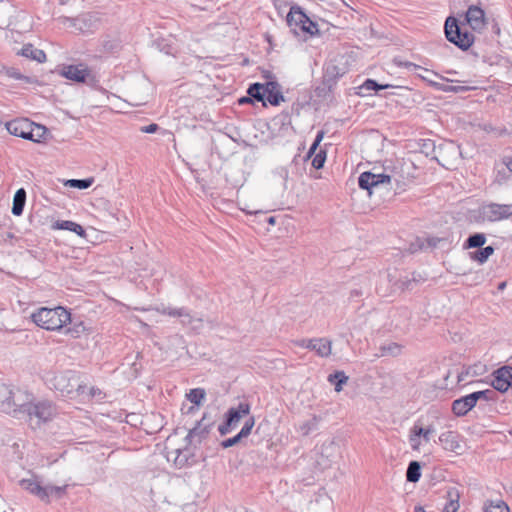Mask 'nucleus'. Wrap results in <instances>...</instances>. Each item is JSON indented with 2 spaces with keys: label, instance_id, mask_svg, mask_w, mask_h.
Wrapping results in <instances>:
<instances>
[{
  "label": "nucleus",
  "instance_id": "nucleus-50",
  "mask_svg": "<svg viewBox=\"0 0 512 512\" xmlns=\"http://www.w3.org/2000/svg\"><path fill=\"white\" fill-rule=\"evenodd\" d=\"M483 129L488 133H494L497 135H500L503 132V130L496 129V128L492 127V125H490V124H485Z\"/></svg>",
  "mask_w": 512,
  "mask_h": 512
},
{
  "label": "nucleus",
  "instance_id": "nucleus-13",
  "mask_svg": "<svg viewBox=\"0 0 512 512\" xmlns=\"http://www.w3.org/2000/svg\"><path fill=\"white\" fill-rule=\"evenodd\" d=\"M60 75L68 80L83 83L90 75V71L84 64L66 65L61 69Z\"/></svg>",
  "mask_w": 512,
  "mask_h": 512
},
{
  "label": "nucleus",
  "instance_id": "nucleus-9",
  "mask_svg": "<svg viewBox=\"0 0 512 512\" xmlns=\"http://www.w3.org/2000/svg\"><path fill=\"white\" fill-rule=\"evenodd\" d=\"M7 396H0V410L13 417L19 418L22 415V405L19 396L15 394L13 389L7 385Z\"/></svg>",
  "mask_w": 512,
  "mask_h": 512
},
{
  "label": "nucleus",
  "instance_id": "nucleus-51",
  "mask_svg": "<svg viewBox=\"0 0 512 512\" xmlns=\"http://www.w3.org/2000/svg\"><path fill=\"white\" fill-rule=\"evenodd\" d=\"M7 385L0 384V396H7Z\"/></svg>",
  "mask_w": 512,
  "mask_h": 512
},
{
  "label": "nucleus",
  "instance_id": "nucleus-6",
  "mask_svg": "<svg viewBox=\"0 0 512 512\" xmlns=\"http://www.w3.org/2000/svg\"><path fill=\"white\" fill-rule=\"evenodd\" d=\"M494 396V391L487 389L483 391L473 392L469 395L456 399L452 403V411L456 416L466 415L473 407H475L478 400H490Z\"/></svg>",
  "mask_w": 512,
  "mask_h": 512
},
{
  "label": "nucleus",
  "instance_id": "nucleus-2",
  "mask_svg": "<svg viewBox=\"0 0 512 512\" xmlns=\"http://www.w3.org/2000/svg\"><path fill=\"white\" fill-rule=\"evenodd\" d=\"M5 127L11 135L32 142H41L48 135V130L45 126L37 124L28 118L13 119L8 121Z\"/></svg>",
  "mask_w": 512,
  "mask_h": 512
},
{
  "label": "nucleus",
  "instance_id": "nucleus-39",
  "mask_svg": "<svg viewBox=\"0 0 512 512\" xmlns=\"http://www.w3.org/2000/svg\"><path fill=\"white\" fill-rule=\"evenodd\" d=\"M415 429L418 432V435L427 443L430 441L432 435L435 433V428L433 425H429L427 427H422L418 424H414Z\"/></svg>",
  "mask_w": 512,
  "mask_h": 512
},
{
  "label": "nucleus",
  "instance_id": "nucleus-17",
  "mask_svg": "<svg viewBox=\"0 0 512 512\" xmlns=\"http://www.w3.org/2000/svg\"><path fill=\"white\" fill-rule=\"evenodd\" d=\"M254 425L255 419L254 417H250L245 421L241 431L237 435H235L232 438H228L222 442V447L229 448L237 444L242 438L247 437L251 433V430L254 427Z\"/></svg>",
  "mask_w": 512,
  "mask_h": 512
},
{
  "label": "nucleus",
  "instance_id": "nucleus-52",
  "mask_svg": "<svg viewBox=\"0 0 512 512\" xmlns=\"http://www.w3.org/2000/svg\"><path fill=\"white\" fill-rule=\"evenodd\" d=\"M251 99L252 98L250 96L249 97H242V98L239 99V103L240 104L249 103V102L252 101Z\"/></svg>",
  "mask_w": 512,
  "mask_h": 512
},
{
  "label": "nucleus",
  "instance_id": "nucleus-29",
  "mask_svg": "<svg viewBox=\"0 0 512 512\" xmlns=\"http://www.w3.org/2000/svg\"><path fill=\"white\" fill-rule=\"evenodd\" d=\"M494 253V248L492 246H487L484 248H480L475 252L470 253V258L474 261H477L480 264L485 263L488 258Z\"/></svg>",
  "mask_w": 512,
  "mask_h": 512
},
{
  "label": "nucleus",
  "instance_id": "nucleus-41",
  "mask_svg": "<svg viewBox=\"0 0 512 512\" xmlns=\"http://www.w3.org/2000/svg\"><path fill=\"white\" fill-rule=\"evenodd\" d=\"M421 439V436L418 435L417 430L413 426L409 432V443L413 451H420V447L422 444Z\"/></svg>",
  "mask_w": 512,
  "mask_h": 512
},
{
  "label": "nucleus",
  "instance_id": "nucleus-7",
  "mask_svg": "<svg viewBox=\"0 0 512 512\" xmlns=\"http://www.w3.org/2000/svg\"><path fill=\"white\" fill-rule=\"evenodd\" d=\"M250 413V404L247 402H240L237 407H231L226 413V420L222 423L218 430L221 435L228 434L235 428L240 420Z\"/></svg>",
  "mask_w": 512,
  "mask_h": 512
},
{
  "label": "nucleus",
  "instance_id": "nucleus-3",
  "mask_svg": "<svg viewBox=\"0 0 512 512\" xmlns=\"http://www.w3.org/2000/svg\"><path fill=\"white\" fill-rule=\"evenodd\" d=\"M21 487L30 494L38 497L41 501L46 503L50 502L52 497L61 498L66 493L67 484L62 486L42 485L37 478L22 479L20 481Z\"/></svg>",
  "mask_w": 512,
  "mask_h": 512
},
{
  "label": "nucleus",
  "instance_id": "nucleus-25",
  "mask_svg": "<svg viewBox=\"0 0 512 512\" xmlns=\"http://www.w3.org/2000/svg\"><path fill=\"white\" fill-rule=\"evenodd\" d=\"M54 228L72 231V232L76 233L77 235H79L80 237L86 236V232H85L84 228L81 225H79L73 221H68V220L57 221L54 224Z\"/></svg>",
  "mask_w": 512,
  "mask_h": 512
},
{
  "label": "nucleus",
  "instance_id": "nucleus-55",
  "mask_svg": "<svg viewBox=\"0 0 512 512\" xmlns=\"http://www.w3.org/2000/svg\"><path fill=\"white\" fill-rule=\"evenodd\" d=\"M240 182H241V179H237V180H234V181L232 182V184H233L234 186H237Z\"/></svg>",
  "mask_w": 512,
  "mask_h": 512
},
{
  "label": "nucleus",
  "instance_id": "nucleus-35",
  "mask_svg": "<svg viewBox=\"0 0 512 512\" xmlns=\"http://www.w3.org/2000/svg\"><path fill=\"white\" fill-rule=\"evenodd\" d=\"M486 242V237L482 233L470 235L465 242V248H481Z\"/></svg>",
  "mask_w": 512,
  "mask_h": 512
},
{
  "label": "nucleus",
  "instance_id": "nucleus-46",
  "mask_svg": "<svg viewBox=\"0 0 512 512\" xmlns=\"http://www.w3.org/2000/svg\"><path fill=\"white\" fill-rule=\"evenodd\" d=\"M486 512H509V507L504 502L499 501L486 507Z\"/></svg>",
  "mask_w": 512,
  "mask_h": 512
},
{
  "label": "nucleus",
  "instance_id": "nucleus-19",
  "mask_svg": "<svg viewBox=\"0 0 512 512\" xmlns=\"http://www.w3.org/2000/svg\"><path fill=\"white\" fill-rule=\"evenodd\" d=\"M304 21H307V15L304 13L301 7L294 5L290 8L287 14V23L290 27H301L304 25Z\"/></svg>",
  "mask_w": 512,
  "mask_h": 512
},
{
  "label": "nucleus",
  "instance_id": "nucleus-31",
  "mask_svg": "<svg viewBox=\"0 0 512 512\" xmlns=\"http://www.w3.org/2000/svg\"><path fill=\"white\" fill-rule=\"evenodd\" d=\"M421 466L418 461H411L406 471V479L408 482H418L421 477Z\"/></svg>",
  "mask_w": 512,
  "mask_h": 512
},
{
  "label": "nucleus",
  "instance_id": "nucleus-44",
  "mask_svg": "<svg viewBox=\"0 0 512 512\" xmlns=\"http://www.w3.org/2000/svg\"><path fill=\"white\" fill-rule=\"evenodd\" d=\"M161 312H162V314L169 315V316H172V317H179V318H181V316H186V309L185 308H170V307H167V308H163Z\"/></svg>",
  "mask_w": 512,
  "mask_h": 512
},
{
  "label": "nucleus",
  "instance_id": "nucleus-37",
  "mask_svg": "<svg viewBox=\"0 0 512 512\" xmlns=\"http://www.w3.org/2000/svg\"><path fill=\"white\" fill-rule=\"evenodd\" d=\"M337 451L338 444L335 440L326 441L321 447V453L328 458L334 457Z\"/></svg>",
  "mask_w": 512,
  "mask_h": 512
},
{
  "label": "nucleus",
  "instance_id": "nucleus-49",
  "mask_svg": "<svg viewBox=\"0 0 512 512\" xmlns=\"http://www.w3.org/2000/svg\"><path fill=\"white\" fill-rule=\"evenodd\" d=\"M298 345L301 347L310 349V350H313V348H315L314 339H309V340L303 339L298 342Z\"/></svg>",
  "mask_w": 512,
  "mask_h": 512
},
{
  "label": "nucleus",
  "instance_id": "nucleus-22",
  "mask_svg": "<svg viewBox=\"0 0 512 512\" xmlns=\"http://www.w3.org/2000/svg\"><path fill=\"white\" fill-rule=\"evenodd\" d=\"M208 429L206 426H203L201 422H198L197 425L192 428L186 436V439L190 444L201 443V441L207 436Z\"/></svg>",
  "mask_w": 512,
  "mask_h": 512
},
{
  "label": "nucleus",
  "instance_id": "nucleus-38",
  "mask_svg": "<svg viewBox=\"0 0 512 512\" xmlns=\"http://www.w3.org/2000/svg\"><path fill=\"white\" fill-rule=\"evenodd\" d=\"M321 418L314 415L310 420L304 422L300 426V431L303 435H308L312 430H315L320 422Z\"/></svg>",
  "mask_w": 512,
  "mask_h": 512
},
{
  "label": "nucleus",
  "instance_id": "nucleus-45",
  "mask_svg": "<svg viewBox=\"0 0 512 512\" xmlns=\"http://www.w3.org/2000/svg\"><path fill=\"white\" fill-rule=\"evenodd\" d=\"M301 30L311 35H314L318 32L317 24L313 22L308 16L307 21H304V25L301 27Z\"/></svg>",
  "mask_w": 512,
  "mask_h": 512
},
{
  "label": "nucleus",
  "instance_id": "nucleus-14",
  "mask_svg": "<svg viewBox=\"0 0 512 512\" xmlns=\"http://www.w3.org/2000/svg\"><path fill=\"white\" fill-rule=\"evenodd\" d=\"M492 386L494 389L500 392H506L512 387V367L504 366L499 368L494 373L492 380Z\"/></svg>",
  "mask_w": 512,
  "mask_h": 512
},
{
  "label": "nucleus",
  "instance_id": "nucleus-1",
  "mask_svg": "<svg viewBox=\"0 0 512 512\" xmlns=\"http://www.w3.org/2000/svg\"><path fill=\"white\" fill-rule=\"evenodd\" d=\"M33 322L45 330H60L71 320L70 313L61 306L55 308L42 307L31 315Z\"/></svg>",
  "mask_w": 512,
  "mask_h": 512
},
{
  "label": "nucleus",
  "instance_id": "nucleus-8",
  "mask_svg": "<svg viewBox=\"0 0 512 512\" xmlns=\"http://www.w3.org/2000/svg\"><path fill=\"white\" fill-rule=\"evenodd\" d=\"M511 207L512 205L490 203L479 209V215L484 221H501L512 215Z\"/></svg>",
  "mask_w": 512,
  "mask_h": 512
},
{
  "label": "nucleus",
  "instance_id": "nucleus-34",
  "mask_svg": "<svg viewBox=\"0 0 512 512\" xmlns=\"http://www.w3.org/2000/svg\"><path fill=\"white\" fill-rule=\"evenodd\" d=\"M94 182V178H85V179H69L64 182V185L70 188H76V189H87L89 188Z\"/></svg>",
  "mask_w": 512,
  "mask_h": 512
},
{
  "label": "nucleus",
  "instance_id": "nucleus-12",
  "mask_svg": "<svg viewBox=\"0 0 512 512\" xmlns=\"http://www.w3.org/2000/svg\"><path fill=\"white\" fill-rule=\"evenodd\" d=\"M465 21L472 30L480 32L486 26L485 12L480 7L471 5L466 11Z\"/></svg>",
  "mask_w": 512,
  "mask_h": 512
},
{
  "label": "nucleus",
  "instance_id": "nucleus-54",
  "mask_svg": "<svg viewBox=\"0 0 512 512\" xmlns=\"http://www.w3.org/2000/svg\"><path fill=\"white\" fill-rule=\"evenodd\" d=\"M415 512H425L424 508L421 506L415 507Z\"/></svg>",
  "mask_w": 512,
  "mask_h": 512
},
{
  "label": "nucleus",
  "instance_id": "nucleus-30",
  "mask_svg": "<svg viewBox=\"0 0 512 512\" xmlns=\"http://www.w3.org/2000/svg\"><path fill=\"white\" fill-rule=\"evenodd\" d=\"M328 381L335 386L336 392H340L343 389V385L347 383L348 377L343 371H336L328 376Z\"/></svg>",
  "mask_w": 512,
  "mask_h": 512
},
{
  "label": "nucleus",
  "instance_id": "nucleus-58",
  "mask_svg": "<svg viewBox=\"0 0 512 512\" xmlns=\"http://www.w3.org/2000/svg\"><path fill=\"white\" fill-rule=\"evenodd\" d=\"M431 160H438L437 156H432Z\"/></svg>",
  "mask_w": 512,
  "mask_h": 512
},
{
  "label": "nucleus",
  "instance_id": "nucleus-10",
  "mask_svg": "<svg viewBox=\"0 0 512 512\" xmlns=\"http://www.w3.org/2000/svg\"><path fill=\"white\" fill-rule=\"evenodd\" d=\"M54 387L64 395H71L81 388L78 378L71 372L60 373L54 377Z\"/></svg>",
  "mask_w": 512,
  "mask_h": 512
},
{
  "label": "nucleus",
  "instance_id": "nucleus-26",
  "mask_svg": "<svg viewBox=\"0 0 512 512\" xmlns=\"http://www.w3.org/2000/svg\"><path fill=\"white\" fill-rule=\"evenodd\" d=\"M315 348L313 351L317 353L320 357H328L332 351V343L326 338H318L314 339Z\"/></svg>",
  "mask_w": 512,
  "mask_h": 512
},
{
  "label": "nucleus",
  "instance_id": "nucleus-5",
  "mask_svg": "<svg viewBox=\"0 0 512 512\" xmlns=\"http://www.w3.org/2000/svg\"><path fill=\"white\" fill-rule=\"evenodd\" d=\"M22 407V415L26 414L29 420L37 419V425L47 422L55 415V408L49 401L25 402Z\"/></svg>",
  "mask_w": 512,
  "mask_h": 512
},
{
  "label": "nucleus",
  "instance_id": "nucleus-18",
  "mask_svg": "<svg viewBox=\"0 0 512 512\" xmlns=\"http://www.w3.org/2000/svg\"><path fill=\"white\" fill-rule=\"evenodd\" d=\"M324 132L319 131L316 135V138L314 139L311 147L308 150L307 156L304 158V160H326L327 158V152L324 149H319L317 153L316 150L318 146L320 145L321 141L323 140Z\"/></svg>",
  "mask_w": 512,
  "mask_h": 512
},
{
  "label": "nucleus",
  "instance_id": "nucleus-16",
  "mask_svg": "<svg viewBox=\"0 0 512 512\" xmlns=\"http://www.w3.org/2000/svg\"><path fill=\"white\" fill-rule=\"evenodd\" d=\"M439 442L447 451L458 452L461 449L460 435L455 431H446L440 434Z\"/></svg>",
  "mask_w": 512,
  "mask_h": 512
},
{
  "label": "nucleus",
  "instance_id": "nucleus-32",
  "mask_svg": "<svg viewBox=\"0 0 512 512\" xmlns=\"http://www.w3.org/2000/svg\"><path fill=\"white\" fill-rule=\"evenodd\" d=\"M247 93H248V96L255 99L256 101L264 103V100H265L264 84H261V83L251 84L247 90Z\"/></svg>",
  "mask_w": 512,
  "mask_h": 512
},
{
  "label": "nucleus",
  "instance_id": "nucleus-42",
  "mask_svg": "<svg viewBox=\"0 0 512 512\" xmlns=\"http://www.w3.org/2000/svg\"><path fill=\"white\" fill-rule=\"evenodd\" d=\"M437 89L443 91V92H453V93H460V92H466L470 90L467 86H461V85H440L438 83L433 84Z\"/></svg>",
  "mask_w": 512,
  "mask_h": 512
},
{
  "label": "nucleus",
  "instance_id": "nucleus-11",
  "mask_svg": "<svg viewBox=\"0 0 512 512\" xmlns=\"http://www.w3.org/2000/svg\"><path fill=\"white\" fill-rule=\"evenodd\" d=\"M391 177L387 174H375L366 171L360 174L358 178V185L361 189L367 190L369 195H372L373 188H377L381 184L389 183Z\"/></svg>",
  "mask_w": 512,
  "mask_h": 512
},
{
  "label": "nucleus",
  "instance_id": "nucleus-27",
  "mask_svg": "<svg viewBox=\"0 0 512 512\" xmlns=\"http://www.w3.org/2000/svg\"><path fill=\"white\" fill-rule=\"evenodd\" d=\"M495 169L496 180L501 183L512 175V162H497Z\"/></svg>",
  "mask_w": 512,
  "mask_h": 512
},
{
  "label": "nucleus",
  "instance_id": "nucleus-43",
  "mask_svg": "<svg viewBox=\"0 0 512 512\" xmlns=\"http://www.w3.org/2000/svg\"><path fill=\"white\" fill-rule=\"evenodd\" d=\"M449 502L443 508V512H457L459 508L458 495L456 493L448 492Z\"/></svg>",
  "mask_w": 512,
  "mask_h": 512
},
{
  "label": "nucleus",
  "instance_id": "nucleus-48",
  "mask_svg": "<svg viewBox=\"0 0 512 512\" xmlns=\"http://www.w3.org/2000/svg\"><path fill=\"white\" fill-rule=\"evenodd\" d=\"M159 129V126L155 123L149 124L147 126H143L140 128V131L143 133H155Z\"/></svg>",
  "mask_w": 512,
  "mask_h": 512
},
{
  "label": "nucleus",
  "instance_id": "nucleus-36",
  "mask_svg": "<svg viewBox=\"0 0 512 512\" xmlns=\"http://www.w3.org/2000/svg\"><path fill=\"white\" fill-rule=\"evenodd\" d=\"M206 395V392L203 388H195L191 389L189 393L187 394V399L193 403L199 406L201 402L204 400Z\"/></svg>",
  "mask_w": 512,
  "mask_h": 512
},
{
  "label": "nucleus",
  "instance_id": "nucleus-56",
  "mask_svg": "<svg viewBox=\"0 0 512 512\" xmlns=\"http://www.w3.org/2000/svg\"><path fill=\"white\" fill-rule=\"evenodd\" d=\"M444 168L446 169H449V170H453V169H456L455 167H452V166H445L444 164L442 165Z\"/></svg>",
  "mask_w": 512,
  "mask_h": 512
},
{
  "label": "nucleus",
  "instance_id": "nucleus-53",
  "mask_svg": "<svg viewBox=\"0 0 512 512\" xmlns=\"http://www.w3.org/2000/svg\"><path fill=\"white\" fill-rule=\"evenodd\" d=\"M267 222H268V224H270V225H274V224H275V222H276V219H275V217L270 216V217H268Z\"/></svg>",
  "mask_w": 512,
  "mask_h": 512
},
{
  "label": "nucleus",
  "instance_id": "nucleus-21",
  "mask_svg": "<svg viewBox=\"0 0 512 512\" xmlns=\"http://www.w3.org/2000/svg\"><path fill=\"white\" fill-rule=\"evenodd\" d=\"M69 21L76 30L82 33L90 32L93 28L92 16L88 14H83L77 18L69 19Z\"/></svg>",
  "mask_w": 512,
  "mask_h": 512
},
{
  "label": "nucleus",
  "instance_id": "nucleus-40",
  "mask_svg": "<svg viewBox=\"0 0 512 512\" xmlns=\"http://www.w3.org/2000/svg\"><path fill=\"white\" fill-rule=\"evenodd\" d=\"M183 325H190L193 329H199L202 326V319L193 317L186 309V316H181Z\"/></svg>",
  "mask_w": 512,
  "mask_h": 512
},
{
  "label": "nucleus",
  "instance_id": "nucleus-33",
  "mask_svg": "<svg viewBox=\"0 0 512 512\" xmlns=\"http://www.w3.org/2000/svg\"><path fill=\"white\" fill-rule=\"evenodd\" d=\"M295 168H297L298 164H303V169L309 174L310 177L314 179H319L321 176L317 173L318 170L324 167L325 162H310L309 167H306L307 162H292Z\"/></svg>",
  "mask_w": 512,
  "mask_h": 512
},
{
  "label": "nucleus",
  "instance_id": "nucleus-59",
  "mask_svg": "<svg viewBox=\"0 0 512 512\" xmlns=\"http://www.w3.org/2000/svg\"><path fill=\"white\" fill-rule=\"evenodd\" d=\"M462 380H463L462 375H459L458 376V381H462Z\"/></svg>",
  "mask_w": 512,
  "mask_h": 512
},
{
  "label": "nucleus",
  "instance_id": "nucleus-4",
  "mask_svg": "<svg viewBox=\"0 0 512 512\" xmlns=\"http://www.w3.org/2000/svg\"><path fill=\"white\" fill-rule=\"evenodd\" d=\"M444 30L447 40L463 51L468 50L475 41L474 35L468 32L463 24H459L457 18L453 16L446 19Z\"/></svg>",
  "mask_w": 512,
  "mask_h": 512
},
{
  "label": "nucleus",
  "instance_id": "nucleus-20",
  "mask_svg": "<svg viewBox=\"0 0 512 512\" xmlns=\"http://www.w3.org/2000/svg\"><path fill=\"white\" fill-rule=\"evenodd\" d=\"M20 55L31 60H35L38 63L46 61V54L43 50L35 48L32 44H26L22 47Z\"/></svg>",
  "mask_w": 512,
  "mask_h": 512
},
{
  "label": "nucleus",
  "instance_id": "nucleus-28",
  "mask_svg": "<svg viewBox=\"0 0 512 512\" xmlns=\"http://www.w3.org/2000/svg\"><path fill=\"white\" fill-rule=\"evenodd\" d=\"M389 87H390L389 84L380 85L373 79H366L364 81V83L361 86H359L358 94L364 96V95H367V92H369V91H372V90L378 91V90L386 89Z\"/></svg>",
  "mask_w": 512,
  "mask_h": 512
},
{
  "label": "nucleus",
  "instance_id": "nucleus-24",
  "mask_svg": "<svg viewBox=\"0 0 512 512\" xmlns=\"http://www.w3.org/2000/svg\"><path fill=\"white\" fill-rule=\"evenodd\" d=\"M402 353V346L396 342H390L383 344L379 347V353L376 354L377 357H385L391 356L396 357Z\"/></svg>",
  "mask_w": 512,
  "mask_h": 512
},
{
  "label": "nucleus",
  "instance_id": "nucleus-23",
  "mask_svg": "<svg viewBox=\"0 0 512 512\" xmlns=\"http://www.w3.org/2000/svg\"><path fill=\"white\" fill-rule=\"evenodd\" d=\"M26 203V191L24 188L18 189L13 198L12 213L15 216H20L23 213Z\"/></svg>",
  "mask_w": 512,
  "mask_h": 512
},
{
  "label": "nucleus",
  "instance_id": "nucleus-57",
  "mask_svg": "<svg viewBox=\"0 0 512 512\" xmlns=\"http://www.w3.org/2000/svg\"><path fill=\"white\" fill-rule=\"evenodd\" d=\"M504 286H505V283L503 282V283H501V284L499 285V289H503V288H504Z\"/></svg>",
  "mask_w": 512,
  "mask_h": 512
},
{
  "label": "nucleus",
  "instance_id": "nucleus-47",
  "mask_svg": "<svg viewBox=\"0 0 512 512\" xmlns=\"http://www.w3.org/2000/svg\"><path fill=\"white\" fill-rule=\"evenodd\" d=\"M397 65L399 67H403V68L407 69L410 72H414V71L419 70V69L424 70V71H428L427 69H424L421 66H419L417 64H414L412 62H409V61H398Z\"/></svg>",
  "mask_w": 512,
  "mask_h": 512
},
{
  "label": "nucleus",
  "instance_id": "nucleus-15",
  "mask_svg": "<svg viewBox=\"0 0 512 512\" xmlns=\"http://www.w3.org/2000/svg\"><path fill=\"white\" fill-rule=\"evenodd\" d=\"M265 99L272 105L278 106L284 101L281 87L276 81H268L264 84Z\"/></svg>",
  "mask_w": 512,
  "mask_h": 512
}]
</instances>
